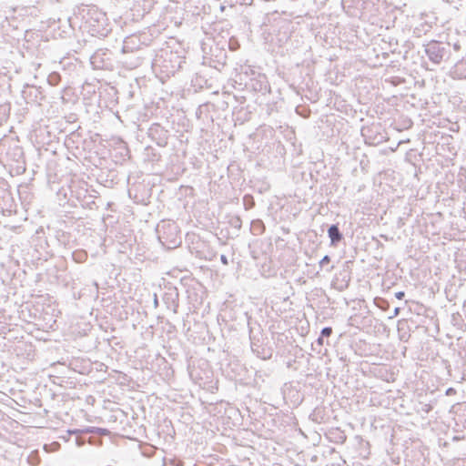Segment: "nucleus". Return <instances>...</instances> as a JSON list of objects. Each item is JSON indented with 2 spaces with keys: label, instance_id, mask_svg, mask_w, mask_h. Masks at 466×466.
Here are the masks:
<instances>
[{
  "label": "nucleus",
  "instance_id": "nucleus-1",
  "mask_svg": "<svg viewBox=\"0 0 466 466\" xmlns=\"http://www.w3.org/2000/svg\"><path fill=\"white\" fill-rule=\"evenodd\" d=\"M159 242L167 248H175L181 243L178 227L175 222L162 221L157 227Z\"/></svg>",
  "mask_w": 466,
  "mask_h": 466
},
{
  "label": "nucleus",
  "instance_id": "nucleus-2",
  "mask_svg": "<svg viewBox=\"0 0 466 466\" xmlns=\"http://www.w3.org/2000/svg\"><path fill=\"white\" fill-rule=\"evenodd\" d=\"M380 127L372 125L371 127H364L361 134L365 138V142L369 145H378L384 141L385 137L380 132Z\"/></svg>",
  "mask_w": 466,
  "mask_h": 466
},
{
  "label": "nucleus",
  "instance_id": "nucleus-3",
  "mask_svg": "<svg viewBox=\"0 0 466 466\" xmlns=\"http://www.w3.org/2000/svg\"><path fill=\"white\" fill-rule=\"evenodd\" d=\"M425 52L431 62L440 64L446 54V48L441 43L433 41L427 45Z\"/></svg>",
  "mask_w": 466,
  "mask_h": 466
},
{
  "label": "nucleus",
  "instance_id": "nucleus-4",
  "mask_svg": "<svg viewBox=\"0 0 466 466\" xmlns=\"http://www.w3.org/2000/svg\"><path fill=\"white\" fill-rule=\"evenodd\" d=\"M162 299L167 309L173 311V313H177L178 308V292L177 289H168L162 297Z\"/></svg>",
  "mask_w": 466,
  "mask_h": 466
},
{
  "label": "nucleus",
  "instance_id": "nucleus-5",
  "mask_svg": "<svg viewBox=\"0 0 466 466\" xmlns=\"http://www.w3.org/2000/svg\"><path fill=\"white\" fill-rule=\"evenodd\" d=\"M328 236L330 238V245L337 246L339 242L343 238V235L340 232L338 225H331L328 229Z\"/></svg>",
  "mask_w": 466,
  "mask_h": 466
},
{
  "label": "nucleus",
  "instance_id": "nucleus-6",
  "mask_svg": "<svg viewBox=\"0 0 466 466\" xmlns=\"http://www.w3.org/2000/svg\"><path fill=\"white\" fill-rule=\"evenodd\" d=\"M252 230L254 235H261L265 230L264 223L258 219L252 222Z\"/></svg>",
  "mask_w": 466,
  "mask_h": 466
},
{
  "label": "nucleus",
  "instance_id": "nucleus-7",
  "mask_svg": "<svg viewBox=\"0 0 466 466\" xmlns=\"http://www.w3.org/2000/svg\"><path fill=\"white\" fill-rule=\"evenodd\" d=\"M61 80V76L58 73L53 72L47 77V82L49 85L56 86L59 84Z\"/></svg>",
  "mask_w": 466,
  "mask_h": 466
},
{
  "label": "nucleus",
  "instance_id": "nucleus-8",
  "mask_svg": "<svg viewBox=\"0 0 466 466\" xmlns=\"http://www.w3.org/2000/svg\"><path fill=\"white\" fill-rule=\"evenodd\" d=\"M72 257L75 261H76L78 263H82L86 259L87 255L85 251L78 250V251H74L72 254Z\"/></svg>",
  "mask_w": 466,
  "mask_h": 466
},
{
  "label": "nucleus",
  "instance_id": "nucleus-9",
  "mask_svg": "<svg viewBox=\"0 0 466 466\" xmlns=\"http://www.w3.org/2000/svg\"><path fill=\"white\" fill-rule=\"evenodd\" d=\"M332 334V329L330 327H325L320 332V336L323 338H329Z\"/></svg>",
  "mask_w": 466,
  "mask_h": 466
},
{
  "label": "nucleus",
  "instance_id": "nucleus-10",
  "mask_svg": "<svg viewBox=\"0 0 466 466\" xmlns=\"http://www.w3.org/2000/svg\"><path fill=\"white\" fill-rule=\"evenodd\" d=\"M130 39H132V37L128 36V37H127L124 40V44H123V46H122V52L123 53H127V52L130 51V47L128 46Z\"/></svg>",
  "mask_w": 466,
  "mask_h": 466
},
{
  "label": "nucleus",
  "instance_id": "nucleus-11",
  "mask_svg": "<svg viewBox=\"0 0 466 466\" xmlns=\"http://www.w3.org/2000/svg\"><path fill=\"white\" fill-rule=\"evenodd\" d=\"M432 410V406L428 403L421 404V410L425 413H429Z\"/></svg>",
  "mask_w": 466,
  "mask_h": 466
},
{
  "label": "nucleus",
  "instance_id": "nucleus-12",
  "mask_svg": "<svg viewBox=\"0 0 466 466\" xmlns=\"http://www.w3.org/2000/svg\"><path fill=\"white\" fill-rule=\"evenodd\" d=\"M330 262L329 256L326 255L322 258V259L319 261V266L322 268L324 265Z\"/></svg>",
  "mask_w": 466,
  "mask_h": 466
},
{
  "label": "nucleus",
  "instance_id": "nucleus-13",
  "mask_svg": "<svg viewBox=\"0 0 466 466\" xmlns=\"http://www.w3.org/2000/svg\"><path fill=\"white\" fill-rule=\"evenodd\" d=\"M220 261L225 265H228V258L226 255H221L220 256Z\"/></svg>",
  "mask_w": 466,
  "mask_h": 466
},
{
  "label": "nucleus",
  "instance_id": "nucleus-14",
  "mask_svg": "<svg viewBox=\"0 0 466 466\" xmlns=\"http://www.w3.org/2000/svg\"><path fill=\"white\" fill-rule=\"evenodd\" d=\"M405 296V293L404 291H398L395 293V297L398 299H402Z\"/></svg>",
  "mask_w": 466,
  "mask_h": 466
},
{
  "label": "nucleus",
  "instance_id": "nucleus-15",
  "mask_svg": "<svg viewBox=\"0 0 466 466\" xmlns=\"http://www.w3.org/2000/svg\"><path fill=\"white\" fill-rule=\"evenodd\" d=\"M316 342L318 343V345L322 346V345L324 344V338H323V337H321V336H319V337L317 339Z\"/></svg>",
  "mask_w": 466,
  "mask_h": 466
},
{
  "label": "nucleus",
  "instance_id": "nucleus-16",
  "mask_svg": "<svg viewBox=\"0 0 466 466\" xmlns=\"http://www.w3.org/2000/svg\"><path fill=\"white\" fill-rule=\"evenodd\" d=\"M153 303H154V307L155 308L158 307V299H157V294H154V301H153Z\"/></svg>",
  "mask_w": 466,
  "mask_h": 466
},
{
  "label": "nucleus",
  "instance_id": "nucleus-17",
  "mask_svg": "<svg viewBox=\"0 0 466 466\" xmlns=\"http://www.w3.org/2000/svg\"><path fill=\"white\" fill-rule=\"evenodd\" d=\"M399 313H400V308H396L394 309L393 317H397L399 315Z\"/></svg>",
  "mask_w": 466,
  "mask_h": 466
},
{
  "label": "nucleus",
  "instance_id": "nucleus-18",
  "mask_svg": "<svg viewBox=\"0 0 466 466\" xmlns=\"http://www.w3.org/2000/svg\"><path fill=\"white\" fill-rule=\"evenodd\" d=\"M174 466H183V462L178 461L177 462H174Z\"/></svg>",
  "mask_w": 466,
  "mask_h": 466
},
{
  "label": "nucleus",
  "instance_id": "nucleus-19",
  "mask_svg": "<svg viewBox=\"0 0 466 466\" xmlns=\"http://www.w3.org/2000/svg\"><path fill=\"white\" fill-rule=\"evenodd\" d=\"M237 221L238 222V227H240V219L238 218Z\"/></svg>",
  "mask_w": 466,
  "mask_h": 466
},
{
  "label": "nucleus",
  "instance_id": "nucleus-20",
  "mask_svg": "<svg viewBox=\"0 0 466 466\" xmlns=\"http://www.w3.org/2000/svg\"><path fill=\"white\" fill-rule=\"evenodd\" d=\"M248 198H250V197H249V196H245V197H244V201H246V199H247Z\"/></svg>",
  "mask_w": 466,
  "mask_h": 466
},
{
  "label": "nucleus",
  "instance_id": "nucleus-21",
  "mask_svg": "<svg viewBox=\"0 0 466 466\" xmlns=\"http://www.w3.org/2000/svg\"><path fill=\"white\" fill-rule=\"evenodd\" d=\"M451 389L447 390V394H448V393H451Z\"/></svg>",
  "mask_w": 466,
  "mask_h": 466
},
{
  "label": "nucleus",
  "instance_id": "nucleus-22",
  "mask_svg": "<svg viewBox=\"0 0 466 466\" xmlns=\"http://www.w3.org/2000/svg\"><path fill=\"white\" fill-rule=\"evenodd\" d=\"M451 389L447 390V394H448V393H451Z\"/></svg>",
  "mask_w": 466,
  "mask_h": 466
}]
</instances>
